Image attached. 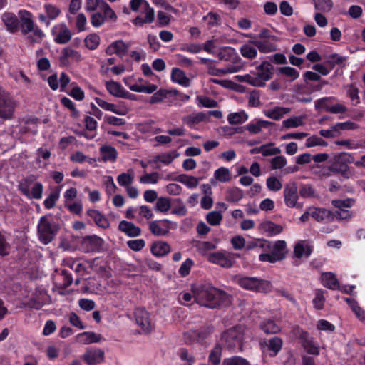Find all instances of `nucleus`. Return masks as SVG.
<instances>
[{"mask_svg":"<svg viewBox=\"0 0 365 365\" xmlns=\"http://www.w3.org/2000/svg\"><path fill=\"white\" fill-rule=\"evenodd\" d=\"M194 301L200 306L210 309L225 305L229 302V294L208 283L192 285Z\"/></svg>","mask_w":365,"mask_h":365,"instance_id":"nucleus-1","label":"nucleus"},{"mask_svg":"<svg viewBox=\"0 0 365 365\" xmlns=\"http://www.w3.org/2000/svg\"><path fill=\"white\" fill-rule=\"evenodd\" d=\"M354 204V200L346 198L345 200H333L331 205L337 210L332 212L333 221L337 220H347L351 217L352 213L347 208L351 207Z\"/></svg>","mask_w":365,"mask_h":365,"instance_id":"nucleus-12","label":"nucleus"},{"mask_svg":"<svg viewBox=\"0 0 365 365\" xmlns=\"http://www.w3.org/2000/svg\"><path fill=\"white\" fill-rule=\"evenodd\" d=\"M250 43H252L261 53H263L274 52L277 51V45L271 42L269 40H250Z\"/></svg>","mask_w":365,"mask_h":365,"instance_id":"nucleus-34","label":"nucleus"},{"mask_svg":"<svg viewBox=\"0 0 365 365\" xmlns=\"http://www.w3.org/2000/svg\"><path fill=\"white\" fill-rule=\"evenodd\" d=\"M171 80L173 82L184 87H188L190 85V78L186 76L185 73L182 70L178 68H173L171 71Z\"/></svg>","mask_w":365,"mask_h":365,"instance_id":"nucleus-33","label":"nucleus"},{"mask_svg":"<svg viewBox=\"0 0 365 365\" xmlns=\"http://www.w3.org/2000/svg\"><path fill=\"white\" fill-rule=\"evenodd\" d=\"M104 240L97 235H87L81 241V249L83 252H99L103 250Z\"/></svg>","mask_w":365,"mask_h":365,"instance_id":"nucleus-15","label":"nucleus"},{"mask_svg":"<svg viewBox=\"0 0 365 365\" xmlns=\"http://www.w3.org/2000/svg\"><path fill=\"white\" fill-rule=\"evenodd\" d=\"M267 189L270 191L277 192L282 187V182L274 176H270L266 181Z\"/></svg>","mask_w":365,"mask_h":365,"instance_id":"nucleus-62","label":"nucleus"},{"mask_svg":"<svg viewBox=\"0 0 365 365\" xmlns=\"http://www.w3.org/2000/svg\"><path fill=\"white\" fill-rule=\"evenodd\" d=\"M278 71L281 74L289 77L290 81L296 80L299 76V71L290 66L279 67Z\"/></svg>","mask_w":365,"mask_h":365,"instance_id":"nucleus-56","label":"nucleus"},{"mask_svg":"<svg viewBox=\"0 0 365 365\" xmlns=\"http://www.w3.org/2000/svg\"><path fill=\"white\" fill-rule=\"evenodd\" d=\"M335 101L334 97H324L317 99L314 102V106L316 110H324L326 112H329V108L331 106L332 102Z\"/></svg>","mask_w":365,"mask_h":365,"instance_id":"nucleus-47","label":"nucleus"},{"mask_svg":"<svg viewBox=\"0 0 365 365\" xmlns=\"http://www.w3.org/2000/svg\"><path fill=\"white\" fill-rule=\"evenodd\" d=\"M314 7L317 10L328 12L333 8L331 0H314Z\"/></svg>","mask_w":365,"mask_h":365,"instance_id":"nucleus-61","label":"nucleus"},{"mask_svg":"<svg viewBox=\"0 0 365 365\" xmlns=\"http://www.w3.org/2000/svg\"><path fill=\"white\" fill-rule=\"evenodd\" d=\"M173 181L180 182L185 185L188 188H195L197 186L198 179L194 176L187 175L186 174H180L175 177L170 178Z\"/></svg>","mask_w":365,"mask_h":365,"instance_id":"nucleus-37","label":"nucleus"},{"mask_svg":"<svg viewBox=\"0 0 365 365\" xmlns=\"http://www.w3.org/2000/svg\"><path fill=\"white\" fill-rule=\"evenodd\" d=\"M357 128L358 125L350 120L343 123H337L336 124L332 126V129L336 132H339L340 130H355Z\"/></svg>","mask_w":365,"mask_h":365,"instance_id":"nucleus-59","label":"nucleus"},{"mask_svg":"<svg viewBox=\"0 0 365 365\" xmlns=\"http://www.w3.org/2000/svg\"><path fill=\"white\" fill-rule=\"evenodd\" d=\"M70 58L76 62H79L81 61V55L78 51H76L71 47H66L63 48L59 56L60 66L62 67L69 66Z\"/></svg>","mask_w":365,"mask_h":365,"instance_id":"nucleus-21","label":"nucleus"},{"mask_svg":"<svg viewBox=\"0 0 365 365\" xmlns=\"http://www.w3.org/2000/svg\"><path fill=\"white\" fill-rule=\"evenodd\" d=\"M59 197V191L56 190L51 192L43 201L44 207L48 210L53 208L55 206L56 202L58 200Z\"/></svg>","mask_w":365,"mask_h":365,"instance_id":"nucleus-58","label":"nucleus"},{"mask_svg":"<svg viewBox=\"0 0 365 365\" xmlns=\"http://www.w3.org/2000/svg\"><path fill=\"white\" fill-rule=\"evenodd\" d=\"M53 41L58 44H66L70 41L72 36L71 30L64 24H58L51 29Z\"/></svg>","mask_w":365,"mask_h":365,"instance_id":"nucleus-18","label":"nucleus"},{"mask_svg":"<svg viewBox=\"0 0 365 365\" xmlns=\"http://www.w3.org/2000/svg\"><path fill=\"white\" fill-rule=\"evenodd\" d=\"M170 245L161 240L153 242L150 247L151 253L158 257L165 256L170 252Z\"/></svg>","mask_w":365,"mask_h":365,"instance_id":"nucleus-27","label":"nucleus"},{"mask_svg":"<svg viewBox=\"0 0 365 365\" xmlns=\"http://www.w3.org/2000/svg\"><path fill=\"white\" fill-rule=\"evenodd\" d=\"M130 46V43H125L123 40H117L108 46L106 48V53L108 56L116 54L119 57H123L127 54Z\"/></svg>","mask_w":365,"mask_h":365,"instance_id":"nucleus-20","label":"nucleus"},{"mask_svg":"<svg viewBox=\"0 0 365 365\" xmlns=\"http://www.w3.org/2000/svg\"><path fill=\"white\" fill-rule=\"evenodd\" d=\"M247 119L248 115L244 110L230 113L227 116V120L231 125L242 124L247 121Z\"/></svg>","mask_w":365,"mask_h":365,"instance_id":"nucleus-46","label":"nucleus"},{"mask_svg":"<svg viewBox=\"0 0 365 365\" xmlns=\"http://www.w3.org/2000/svg\"><path fill=\"white\" fill-rule=\"evenodd\" d=\"M178 154L172 155L170 153H164L156 155L150 163L161 162L165 165L170 164L173 160L178 157Z\"/></svg>","mask_w":365,"mask_h":365,"instance_id":"nucleus-54","label":"nucleus"},{"mask_svg":"<svg viewBox=\"0 0 365 365\" xmlns=\"http://www.w3.org/2000/svg\"><path fill=\"white\" fill-rule=\"evenodd\" d=\"M172 93L176 96L178 93V91L177 90L169 91L166 89H160L159 91L154 93V94L151 96L150 103L151 104H155L162 102L168 97L169 94Z\"/></svg>","mask_w":365,"mask_h":365,"instance_id":"nucleus-44","label":"nucleus"},{"mask_svg":"<svg viewBox=\"0 0 365 365\" xmlns=\"http://www.w3.org/2000/svg\"><path fill=\"white\" fill-rule=\"evenodd\" d=\"M354 161V157L345 152L336 153L334 155L332 163L328 167V170L334 173H340L344 177H348L349 167V163Z\"/></svg>","mask_w":365,"mask_h":365,"instance_id":"nucleus-6","label":"nucleus"},{"mask_svg":"<svg viewBox=\"0 0 365 365\" xmlns=\"http://www.w3.org/2000/svg\"><path fill=\"white\" fill-rule=\"evenodd\" d=\"M220 60L229 61L231 64L224 68H217L212 64L207 66V73L214 76H222L227 73H233L240 71L244 67V62L234 48H228L219 53Z\"/></svg>","mask_w":365,"mask_h":365,"instance_id":"nucleus-2","label":"nucleus"},{"mask_svg":"<svg viewBox=\"0 0 365 365\" xmlns=\"http://www.w3.org/2000/svg\"><path fill=\"white\" fill-rule=\"evenodd\" d=\"M292 333L299 340L302 347L308 354L317 356L319 354V347L309 332L299 326H295L292 328Z\"/></svg>","mask_w":365,"mask_h":365,"instance_id":"nucleus-7","label":"nucleus"},{"mask_svg":"<svg viewBox=\"0 0 365 365\" xmlns=\"http://www.w3.org/2000/svg\"><path fill=\"white\" fill-rule=\"evenodd\" d=\"M172 206V200L167 197H160L157 199L155 210L156 212L167 213Z\"/></svg>","mask_w":365,"mask_h":365,"instance_id":"nucleus-42","label":"nucleus"},{"mask_svg":"<svg viewBox=\"0 0 365 365\" xmlns=\"http://www.w3.org/2000/svg\"><path fill=\"white\" fill-rule=\"evenodd\" d=\"M103 7L101 9V11L103 14V16H105V21H110L112 22H115L117 20V15L115 11L112 9L110 5L107 3L102 4Z\"/></svg>","mask_w":365,"mask_h":365,"instance_id":"nucleus-53","label":"nucleus"},{"mask_svg":"<svg viewBox=\"0 0 365 365\" xmlns=\"http://www.w3.org/2000/svg\"><path fill=\"white\" fill-rule=\"evenodd\" d=\"M244 195L242 190L235 187L229 188L226 192V200L230 202H237L242 199Z\"/></svg>","mask_w":365,"mask_h":365,"instance_id":"nucleus-43","label":"nucleus"},{"mask_svg":"<svg viewBox=\"0 0 365 365\" xmlns=\"http://www.w3.org/2000/svg\"><path fill=\"white\" fill-rule=\"evenodd\" d=\"M291 109L289 108L276 106L273 109L264 110L266 117L274 120H279L285 114L289 113Z\"/></svg>","mask_w":365,"mask_h":365,"instance_id":"nucleus-36","label":"nucleus"},{"mask_svg":"<svg viewBox=\"0 0 365 365\" xmlns=\"http://www.w3.org/2000/svg\"><path fill=\"white\" fill-rule=\"evenodd\" d=\"M240 54L245 58L247 59H254L257 56V47L254 46L252 43H248L242 44L240 48Z\"/></svg>","mask_w":365,"mask_h":365,"instance_id":"nucleus-39","label":"nucleus"},{"mask_svg":"<svg viewBox=\"0 0 365 365\" xmlns=\"http://www.w3.org/2000/svg\"><path fill=\"white\" fill-rule=\"evenodd\" d=\"M311 217L318 222H333L332 212L325 208H311Z\"/></svg>","mask_w":365,"mask_h":365,"instance_id":"nucleus-25","label":"nucleus"},{"mask_svg":"<svg viewBox=\"0 0 365 365\" xmlns=\"http://www.w3.org/2000/svg\"><path fill=\"white\" fill-rule=\"evenodd\" d=\"M207 222L212 225H219L222 220V215L218 211H212L206 215Z\"/></svg>","mask_w":365,"mask_h":365,"instance_id":"nucleus-57","label":"nucleus"},{"mask_svg":"<svg viewBox=\"0 0 365 365\" xmlns=\"http://www.w3.org/2000/svg\"><path fill=\"white\" fill-rule=\"evenodd\" d=\"M171 224L172 222L168 219L153 220L149 223V230L155 236H165L169 233Z\"/></svg>","mask_w":365,"mask_h":365,"instance_id":"nucleus-19","label":"nucleus"},{"mask_svg":"<svg viewBox=\"0 0 365 365\" xmlns=\"http://www.w3.org/2000/svg\"><path fill=\"white\" fill-rule=\"evenodd\" d=\"M207 120V114L204 112H199L197 113H192L185 116L182 118V121L190 128H195V126L201 122Z\"/></svg>","mask_w":365,"mask_h":365,"instance_id":"nucleus-31","label":"nucleus"},{"mask_svg":"<svg viewBox=\"0 0 365 365\" xmlns=\"http://www.w3.org/2000/svg\"><path fill=\"white\" fill-rule=\"evenodd\" d=\"M259 328L267 334H275L281 331V327L273 319H265L259 324Z\"/></svg>","mask_w":365,"mask_h":365,"instance_id":"nucleus-35","label":"nucleus"},{"mask_svg":"<svg viewBox=\"0 0 365 365\" xmlns=\"http://www.w3.org/2000/svg\"><path fill=\"white\" fill-rule=\"evenodd\" d=\"M100 40V36L98 34H89L84 39L85 46L89 50H95L99 46Z\"/></svg>","mask_w":365,"mask_h":365,"instance_id":"nucleus-51","label":"nucleus"},{"mask_svg":"<svg viewBox=\"0 0 365 365\" xmlns=\"http://www.w3.org/2000/svg\"><path fill=\"white\" fill-rule=\"evenodd\" d=\"M243 334L240 327H235L225 331L221 336L223 345L230 351L237 352L242 350Z\"/></svg>","mask_w":365,"mask_h":365,"instance_id":"nucleus-5","label":"nucleus"},{"mask_svg":"<svg viewBox=\"0 0 365 365\" xmlns=\"http://www.w3.org/2000/svg\"><path fill=\"white\" fill-rule=\"evenodd\" d=\"M238 284L243 289L257 292H268L271 289L269 281L257 277H242L239 278Z\"/></svg>","mask_w":365,"mask_h":365,"instance_id":"nucleus-9","label":"nucleus"},{"mask_svg":"<svg viewBox=\"0 0 365 365\" xmlns=\"http://www.w3.org/2000/svg\"><path fill=\"white\" fill-rule=\"evenodd\" d=\"M59 225L47 216H42L38 222L37 231L39 240L44 245L49 244L57 235Z\"/></svg>","mask_w":365,"mask_h":365,"instance_id":"nucleus-4","label":"nucleus"},{"mask_svg":"<svg viewBox=\"0 0 365 365\" xmlns=\"http://www.w3.org/2000/svg\"><path fill=\"white\" fill-rule=\"evenodd\" d=\"M271 248L270 253H262L259 255V261L275 263L285 259L288 250L284 240L276 241Z\"/></svg>","mask_w":365,"mask_h":365,"instance_id":"nucleus-8","label":"nucleus"},{"mask_svg":"<svg viewBox=\"0 0 365 365\" xmlns=\"http://www.w3.org/2000/svg\"><path fill=\"white\" fill-rule=\"evenodd\" d=\"M347 95L351 98L352 104L356 106L360 103V98L359 96V89L354 84H350L348 86Z\"/></svg>","mask_w":365,"mask_h":365,"instance_id":"nucleus-60","label":"nucleus"},{"mask_svg":"<svg viewBox=\"0 0 365 365\" xmlns=\"http://www.w3.org/2000/svg\"><path fill=\"white\" fill-rule=\"evenodd\" d=\"M150 313L144 307H137L134 311V317L136 324L140 327L145 334H149L153 330Z\"/></svg>","mask_w":365,"mask_h":365,"instance_id":"nucleus-16","label":"nucleus"},{"mask_svg":"<svg viewBox=\"0 0 365 365\" xmlns=\"http://www.w3.org/2000/svg\"><path fill=\"white\" fill-rule=\"evenodd\" d=\"M237 257H240L239 254L229 252L222 250L210 253L207 259L210 263L228 269L233 267L236 262V258Z\"/></svg>","mask_w":365,"mask_h":365,"instance_id":"nucleus-10","label":"nucleus"},{"mask_svg":"<svg viewBox=\"0 0 365 365\" xmlns=\"http://www.w3.org/2000/svg\"><path fill=\"white\" fill-rule=\"evenodd\" d=\"M346 61V57L341 56L338 53H332L328 56V58L325 61V64L329 67L331 71L334 68L336 65L342 66L344 65Z\"/></svg>","mask_w":365,"mask_h":365,"instance_id":"nucleus-45","label":"nucleus"},{"mask_svg":"<svg viewBox=\"0 0 365 365\" xmlns=\"http://www.w3.org/2000/svg\"><path fill=\"white\" fill-rule=\"evenodd\" d=\"M259 230L265 232L267 236L271 237L280 234L283 230V227L270 220H266L259 225Z\"/></svg>","mask_w":365,"mask_h":365,"instance_id":"nucleus-28","label":"nucleus"},{"mask_svg":"<svg viewBox=\"0 0 365 365\" xmlns=\"http://www.w3.org/2000/svg\"><path fill=\"white\" fill-rule=\"evenodd\" d=\"M259 344L263 354H267L270 357H275L282 349L283 340L275 336L270 339H261Z\"/></svg>","mask_w":365,"mask_h":365,"instance_id":"nucleus-13","label":"nucleus"},{"mask_svg":"<svg viewBox=\"0 0 365 365\" xmlns=\"http://www.w3.org/2000/svg\"><path fill=\"white\" fill-rule=\"evenodd\" d=\"M222 348L220 344H216L211 350L208 360L212 365H220L221 361Z\"/></svg>","mask_w":365,"mask_h":365,"instance_id":"nucleus-49","label":"nucleus"},{"mask_svg":"<svg viewBox=\"0 0 365 365\" xmlns=\"http://www.w3.org/2000/svg\"><path fill=\"white\" fill-rule=\"evenodd\" d=\"M43 191V186L41 182H35L31 189H25L22 195L26 196L28 199L40 200L42 197Z\"/></svg>","mask_w":365,"mask_h":365,"instance_id":"nucleus-32","label":"nucleus"},{"mask_svg":"<svg viewBox=\"0 0 365 365\" xmlns=\"http://www.w3.org/2000/svg\"><path fill=\"white\" fill-rule=\"evenodd\" d=\"M173 202L177 204V206L173 207L171 210V214L178 215V216H185L187 215V210L182 201L180 198H175L173 200Z\"/></svg>","mask_w":365,"mask_h":365,"instance_id":"nucleus-55","label":"nucleus"},{"mask_svg":"<svg viewBox=\"0 0 365 365\" xmlns=\"http://www.w3.org/2000/svg\"><path fill=\"white\" fill-rule=\"evenodd\" d=\"M223 365H250V363L241 356H232L227 358L223 361Z\"/></svg>","mask_w":365,"mask_h":365,"instance_id":"nucleus-64","label":"nucleus"},{"mask_svg":"<svg viewBox=\"0 0 365 365\" xmlns=\"http://www.w3.org/2000/svg\"><path fill=\"white\" fill-rule=\"evenodd\" d=\"M215 178L220 182H226L231 180V174L228 168L221 167L214 173Z\"/></svg>","mask_w":365,"mask_h":365,"instance_id":"nucleus-52","label":"nucleus"},{"mask_svg":"<svg viewBox=\"0 0 365 365\" xmlns=\"http://www.w3.org/2000/svg\"><path fill=\"white\" fill-rule=\"evenodd\" d=\"M99 152L103 162L110 161L114 163L118 158L117 150L110 145H104L100 147Z\"/></svg>","mask_w":365,"mask_h":365,"instance_id":"nucleus-30","label":"nucleus"},{"mask_svg":"<svg viewBox=\"0 0 365 365\" xmlns=\"http://www.w3.org/2000/svg\"><path fill=\"white\" fill-rule=\"evenodd\" d=\"M272 247L271 242L264 239H257L248 242L247 249L261 248L264 250H270Z\"/></svg>","mask_w":365,"mask_h":365,"instance_id":"nucleus-48","label":"nucleus"},{"mask_svg":"<svg viewBox=\"0 0 365 365\" xmlns=\"http://www.w3.org/2000/svg\"><path fill=\"white\" fill-rule=\"evenodd\" d=\"M87 215L91 217L95 222L96 225L103 229L108 228L110 223L106 216L100 211L94 209L87 210Z\"/></svg>","mask_w":365,"mask_h":365,"instance_id":"nucleus-29","label":"nucleus"},{"mask_svg":"<svg viewBox=\"0 0 365 365\" xmlns=\"http://www.w3.org/2000/svg\"><path fill=\"white\" fill-rule=\"evenodd\" d=\"M81 358L87 365H97L104 362L105 351L100 348H87Z\"/></svg>","mask_w":365,"mask_h":365,"instance_id":"nucleus-17","label":"nucleus"},{"mask_svg":"<svg viewBox=\"0 0 365 365\" xmlns=\"http://www.w3.org/2000/svg\"><path fill=\"white\" fill-rule=\"evenodd\" d=\"M118 230L125 233L128 237H135L141 234L140 227L135 225L133 222L122 220L118 225Z\"/></svg>","mask_w":365,"mask_h":365,"instance_id":"nucleus-26","label":"nucleus"},{"mask_svg":"<svg viewBox=\"0 0 365 365\" xmlns=\"http://www.w3.org/2000/svg\"><path fill=\"white\" fill-rule=\"evenodd\" d=\"M323 285L330 289H339V282L336 275L332 272H325L322 275Z\"/></svg>","mask_w":365,"mask_h":365,"instance_id":"nucleus-38","label":"nucleus"},{"mask_svg":"<svg viewBox=\"0 0 365 365\" xmlns=\"http://www.w3.org/2000/svg\"><path fill=\"white\" fill-rule=\"evenodd\" d=\"M105 86L106 90L110 95L118 98H121V96H123L122 94L125 89L120 83L114 81L113 80L106 81Z\"/></svg>","mask_w":365,"mask_h":365,"instance_id":"nucleus-40","label":"nucleus"},{"mask_svg":"<svg viewBox=\"0 0 365 365\" xmlns=\"http://www.w3.org/2000/svg\"><path fill=\"white\" fill-rule=\"evenodd\" d=\"M284 197L285 205L289 207L297 206L298 200L297 187L295 183L287 185L284 190Z\"/></svg>","mask_w":365,"mask_h":365,"instance_id":"nucleus-22","label":"nucleus"},{"mask_svg":"<svg viewBox=\"0 0 365 365\" xmlns=\"http://www.w3.org/2000/svg\"><path fill=\"white\" fill-rule=\"evenodd\" d=\"M77 338L79 341L83 342V344H89L92 343L99 342L101 339V336L94 332L86 331L78 334Z\"/></svg>","mask_w":365,"mask_h":365,"instance_id":"nucleus-41","label":"nucleus"},{"mask_svg":"<svg viewBox=\"0 0 365 365\" xmlns=\"http://www.w3.org/2000/svg\"><path fill=\"white\" fill-rule=\"evenodd\" d=\"M213 332V327L212 326H203L200 329L195 330L196 336L198 340V343H202L206 339H207L210 334Z\"/></svg>","mask_w":365,"mask_h":365,"instance_id":"nucleus-50","label":"nucleus"},{"mask_svg":"<svg viewBox=\"0 0 365 365\" xmlns=\"http://www.w3.org/2000/svg\"><path fill=\"white\" fill-rule=\"evenodd\" d=\"M257 72L251 71L255 76L259 87H264L265 82L270 80L273 76L274 66L269 61H264L256 67Z\"/></svg>","mask_w":365,"mask_h":365,"instance_id":"nucleus-14","label":"nucleus"},{"mask_svg":"<svg viewBox=\"0 0 365 365\" xmlns=\"http://www.w3.org/2000/svg\"><path fill=\"white\" fill-rule=\"evenodd\" d=\"M16 108V102L11 95L0 87V118L4 120L12 118Z\"/></svg>","mask_w":365,"mask_h":365,"instance_id":"nucleus-11","label":"nucleus"},{"mask_svg":"<svg viewBox=\"0 0 365 365\" xmlns=\"http://www.w3.org/2000/svg\"><path fill=\"white\" fill-rule=\"evenodd\" d=\"M44 9L50 20L56 19L61 14L59 8L50 4H44Z\"/></svg>","mask_w":365,"mask_h":365,"instance_id":"nucleus-63","label":"nucleus"},{"mask_svg":"<svg viewBox=\"0 0 365 365\" xmlns=\"http://www.w3.org/2000/svg\"><path fill=\"white\" fill-rule=\"evenodd\" d=\"M274 125H275V123L273 122L256 119L255 120L251 121L242 128L248 130L251 134L255 135L259 133L262 128H268Z\"/></svg>","mask_w":365,"mask_h":365,"instance_id":"nucleus-24","label":"nucleus"},{"mask_svg":"<svg viewBox=\"0 0 365 365\" xmlns=\"http://www.w3.org/2000/svg\"><path fill=\"white\" fill-rule=\"evenodd\" d=\"M1 19L6 30L11 34H16L19 31V19L14 14L6 12L2 15Z\"/></svg>","mask_w":365,"mask_h":365,"instance_id":"nucleus-23","label":"nucleus"},{"mask_svg":"<svg viewBox=\"0 0 365 365\" xmlns=\"http://www.w3.org/2000/svg\"><path fill=\"white\" fill-rule=\"evenodd\" d=\"M19 28L21 34L26 36L29 33L32 35L28 36L27 38L31 43H41L45 36L43 31L35 24L32 19V14L26 10L19 11Z\"/></svg>","mask_w":365,"mask_h":365,"instance_id":"nucleus-3","label":"nucleus"}]
</instances>
